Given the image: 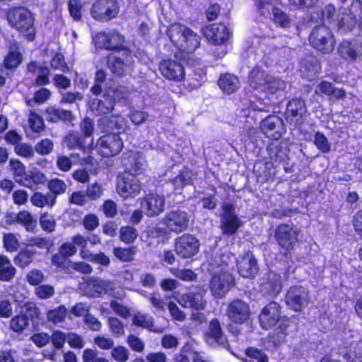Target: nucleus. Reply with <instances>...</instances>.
<instances>
[{"mask_svg": "<svg viewBox=\"0 0 362 362\" xmlns=\"http://www.w3.org/2000/svg\"><path fill=\"white\" fill-rule=\"evenodd\" d=\"M133 59L128 49L115 51L107 57V65L115 74L122 76L130 70Z\"/></svg>", "mask_w": 362, "mask_h": 362, "instance_id": "8", "label": "nucleus"}, {"mask_svg": "<svg viewBox=\"0 0 362 362\" xmlns=\"http://www.w3.org/2000/svg\"><path fill=\"white\" fill-rule=\"evenodd\" d=\"M256 4L262 15L270 16L272 11V20L276 24L283 28L289 26L290 18L288 15L281 9L276 8L272 0H256Z\"/></svg>", "mask_w": 362, "mask_h": 362, "instance_id": "13", "label": "nucleus"}, {"mask_svg": "<svg viewBox=\"0 0 362 362\" xmlns=\"http://www.w3.org/2000/svg\"><path fill=\"white\" fill-rule=\"evenodd\" d=\"M119 12L115 0H97L92 6V17L100 21H107L115 18Z\"/></svg>", "mask_w": 362, "mask_h": 362, "instance_id": "10", "label": "nucleus"}, {"mask_svg": "<svg viewBox=\"0 0 362 362\" xmlns=\"http://www.w3.org/2000/svg\"><path fill=\"white\" fill-rule=\"evenodd\" d=\"M286 86L287 84L284 81L271 76L265 87V91L263 92L272 95H277L276 98H278L284 95Z\"/></svg>", "mask_w": 362, "mask_h": 362, "instance_id": "39", "label": "nucleus"}, {"mask_svg": "<svg viewBox=\"0 0 362 362\" xmlns=\"http://www.w3.org/2000/svg\"><path fill=\"white\" fill-rule=\"evenodd\" d=\"M281 317L280 306L276 302L268 303L262 310L259 321L262 329H269L279 322Z\"/></svg>", "mask_w": 362, "mask_h": 362, "instance_id": "17", "label": "nucleus"}, {"mask_svg": "<svg viewBox=\"0 0 362 362\" xmlns=\"http://www.w3.org/2000/svg\"><path fill=\"white\" fill-rule=\"evenodd\" d=\"M9 25L18 31L25 34L26 39L33 41L35 37L33 13L25 8H14L7 13Z\"/></svg>", "mask_w": 362, "mask_h": 362, "instance_id": "3", "label": "nucleus"}, {"mask_svg": "<svg viewBox=\"0 0 362 362\" xmlns=\"http://www.w3.org/2000/svg\"><path fill=\"white\" fill-rule=\"evenodd\" d=\"M107 93H110V98L114 101L126 100L128 98L129 92L124 86H118L110 89Z\"/></svg>", "mask_w": 362, "mask_h": 362, "instance_id": "56", "label": "nucleus"}, {"mask_svg": "<svg viewBox=\"0 0 362 362\" xmlns=\"http://www.w3.org/2000/svg\"><path fill=\"white\" fill-rule=\"evenodd\" d=\"M21 62L22 56L18 51V48L16 46L11 47L4 60L5 68L15 69L21 64Z\"/></svg>", "mask_w": 362, "mask_h": 362, "instance_id": "40", "label": "nucleus"}, {"mask_svg": "<svg viewBox=\"0 0 362 362\" xmlns=\"http://www.w3.org/2000/svg\"><path fill=\"white\" fill-rule=\"evenodd\" d=\"M320 70V64L315 58H311L308 62L302 63L300 69L301 74L308 80H312L317 76Z\"/></svg>", "mask_w": 362, "mask_h": 362, "instance_id": "38", "label": "nucleus"}, {"mask_svg": "<svg viewBox=\"0 0 362 362\" xmlns=\"http://www.w3.org/2000/svg\"><path fill=\"white\" fill-rule=\"evenodd\" d=\"M315 92L319 96H327L329 100H343L346 95L343 89L334 88L327 81H322L317 85Z\"/></svg>", "mask_w": 362, "mask_h": 362, "instance_id": "29", "label": "nucleus"}, {"mask_svg": "<svg viewBox=\"0 0 362 362\" xmlns=\"http://www.w3.org/2000/svg\"><path fill=\"white\" fill-rule=\"evenodd\" d=\"M345 11L344 9L342 13L344 16L340 19L336 20L334 18L335 8L332 5H328L323 10L322 16L324 19L331 21L330 23L337 25L339 29L351 30L356 23V19L351 11L347 13Z\"/></svg>", "mask_w": 362, "mask_h": 362, "instance_id": "21", "label": "nucleus"}, {"mask_svg": "<svg viewBox=\"0 0 362 362\" xmlns=\"http://www.w3.org/2000/svg\"><path fill=\"white\" fill-rule=\"evenodd\" d=\"M260 127L264 134L273 140L279 139L284 132L283 120L276 115L266 117L262 121Z\"/></svg>", "mask_w": 362, "mask_h": 362, "instance_id": "20", "label": "nucleus"}, {"mask_svg": "<svg viewBox=\"0 0 362 362\" xmlns=\"http://www.w3.org/2000/svg\"><path fill=\"white\" fill-rule=\"evenodd\" d=\"M67 314V310L64 305H60L57 308L48 311L47 320L53 323H59L64 320Z\"/></svg>", "mask_w": 362, "mask_h": 362, "instance_id": "47", "label": "nucleus"}, {"mask_svg": "<svg viewBox=\"0 0 362 362\" xmlns=\"http://www.w3.org/2000/svg\"><path fill=\"white\" fill-rule=\"evenodd\" d=\"M16 182L21 185V181H24L28 172H25V167L18 160H11L9 163Z\"/></svg>", "mask_w": 362, "mask_h": 362, "instance_id": "44", "label": "nucleus"}, {"mask_svg": "<svg viewBox=\"0 0 362 362\" xmlns=\"http://www.w3.org/2000/svg\"><path fill=\"white\" fill-rule=\"evenodd\" d=\"M95 44L106 49L119 51L126 49L123 47L124 37L117 32L100 33L94 37Z\"/></svg>", "mask_w": 362, "mask_h": 362, "instance_id": "18", "label": "nucleus"}, {"mask_svg": "<svg viewBox=\"0 0 362 362\" xmlns=\"http://www.w3.org/2000/svg\"><path fill=\"white\" fill-rule=\"evenodd\" d=\"M189 221V214L182 210L170 211L165 214L163 219L166 229L177 233L185 230L188 226Z\"/></svg>", "mask_w": 362, "mask_h": 362, "instance_id": "12", "label": "nucleus"}, {"mask_svg": "<svg viewBox=\"0 0 362 362\" xmlns=\"http://www.w3.org/2000/svg\"><path fill=\"white\" fill-rule=\"evenodd\" d=\"M218 86L221 90L227 95L232 94L240 88V81L238 78L230 74L221 75L218 80Z\"/></svg>", "mask_w": 362, "mask_h": 362, "instance_id": "33", "label": "nucleus"}, {"mask_svg": "<svg viewBox=\"0 0 362 362\" xmlns=\"http://www.w3.org/2000/svg\"><path fill=\"white\" fill-rule=\"evenodd\" d=\"M338 50L341 57L345 59H362V43L358 40H344Z\"/></svg>", "mask_w": 362, "mask_h": 362, "instance_id": "27", "label": "nucleus"}, {"mask_svg": "<svg viewBox=\"0 0 362 362\" xmlns=\"http://www.w3.org/2000/svg\"><path fill=\"white\" fill-rule=\"evenodd\" d=\"M207 40L214 45H221L230 38L231 33L223 24L214 23L205 28L204 31Z\"/></svg>", "mask_w": 362, "mask_h": 362, "instance_id": "22", "label": "nucleus"}, {"mask_svg": "<svg viewBox=\"0 0 362 362\" xmlns=\"http://www.w3.org/2000/svg\"><path fill=\"white\" fill-rule=\"evenodd\" d=\"M110 329L112 334L119 337L124 334V329L122 323L116 317H110L108 320Z\"/></svg>", "mask_w": 362, "mask_h": 362, "instance_id": "57", "label": "nucleus"}, {"mask_svg": "<svg viewBox=\"0 0 362 362\" xmlns=\"http://www.w3.org/2000/svg\"><path fill=\"white\" fill-rule=\"evenodd\" d=\"M307 112L303 100L296 98L291 100L285 112L286 119L291 124L296 125L300 123Z\"/></svg>", "mask_w": 362, "mask_h": 362, "instance_id": "24", "label": "nucleus"}, {"mask_svg": "<svg viewBox=\"0 0 362 362\" xmlns=\"http://www.w3.org/2000/svg\"><path fill=\"white\" fill-rule=\"evenodd\" d=\"M21 235L11 233H4L3 243L4 247L7 252H13L17 251L20 245Z\"/></svg>", "mask_w": 362, "mask_h": 362, "instance_id": "42", "label": "nucleus"}, {"mask_svg": "<svg viewBox=\"0 0 362 362\" xmlns=\"http://www.w3.org/2000/svg\"><path fill=\"white\" fill-rule=\"evenodd\" d=\"M67 343L71 348L82 349L85 345L83 338L76 333H67Z\"/></svg>", "mask_w": 362, "mask_h": 362, "instance_id": "64", "label": "nucleus"}, {"mask_svg": "<svg viewBox=\"0 0 362 362\" xmlns=\"http://www.w3.org/2000/svg\"><path fill=\"white\" fill-rule=\"evenodd\" d=\"M28 124L34 132H40L44 128L43 119L33 110L28 115Z\"/></svg>", "mask_w": 362, "mask_h": 362, "instance_id": "52", "label": "nucleus"}, {"mask_svg": "<svg viewBox=\"0 0 362 362\" xmlns=\"http://www.w3.org/2000/svg\"><path fill=\"white\" fill-rule=\"evenodd\" d=\"M66 187L67 186L64 181L59 178L51 179L47 184V188L49 190V193L54 195L56 201L57 196L66 192Z\"/></svg>", "mask_w": 362, "mask_h": 362, "instance_id": "45", "label": "nucleus"}, {"mask_svg": "<svg viewBox=\"0 0 362 362\" xmlns=\"http://www.w3.org/2000/svg\"><path fill=\"white\" fill-rule=\"evenodd\" d=\"M234 257L230 254H216L209 263V271L211 273L210 290L212 295L221 298L234 284V278L231 274L230 264Z\"/></svg>", "mask_w": 362, "mask_h": 362, "instance_id": "1", "label": "nucleus"}, {"mask_svg": "<svg viewBox=\"0 0 362 362\" xmlns=\"http://www.w3.org/2000/svg\"><path fill=\"white\" fill-rule=\"evenodd\" d=\"M168 36L175 46L187 52L194 51L200 44V37L180 23L171 25L168 29Z\"/></svg>", "mask_w": 362, "mask_h": 362, "instance_id": "2", "label": "nucleus"}, {"mask_svg": "<svg viewBox=\"0 0 362 362\" xmlns=\"http://www.w3.org/2000/svg\"><path fill=\"white\" fill-rule=\"evenodd\" d=\"M47 176L38 170H33L28 172L24 181H21V185L32 190H36L39 185L47 182Z\"/></svg>", "mask_w": 362, "mask_h": 362, "instance_id": "32", "label": "nucleus"}, {"mask_svg": "<svg viewBox=\"0 0 362 362\" xmlns=\"http://www.w3.org/2000/svg\"><path fill=\"white\" fill-rule=\"evenodd\" d=\"M226 315L233 322L243 324L250 317V307L245 302L241 300H235L228 305Z\"/></svg>", "mask_w": 362, "mask_h": 362, "instance_id": "19", "label": "nucleus"}, {"mask_svg": "<svg viewBox=\"0 0 362 362\" xmlns=\"http://www.w3.org/2000/svg\"><path fill=\"white\" fill-rule=\"evenodd\" d=\"M30 202L33 206L39 208H43L45 206L52 208L56 204V200L52 194H49V192L43 194L37 192L30 197Z\"/></svg>", "mask_w": 362, "mask_h": 362, "instance_id": "37", "label": "nucleus"}, {"mask_svg": "<svg viewBox=\"0 0 362 362\" xmlns=\"http://www.w3.org/2000/svg\"><path fill=\"white\" fill-rule=\"evenodd\" d=\"M133 324L153 332H158L154 327L153 319L148 315L141 313H136L132 319Z\"/></svg>", "mask_w": 362, "mask_h": 362, "instance_id": "41", "label": "nucleus"}, {"mask_svg": "<svg viewBox=\"0 0 362 362\" xmlns=\"http://www.w3.org/2000/svg\"><path fill=\"white\" fill-rule=\"evenodd\" d=\"M311 45L320 52L329 53L334 47V40L329 29L325 25L316 26L310 36Z\"/></svg>", "mask_w": 362, "mask_h": 362, "instance_id": "6", "label": "nucleus"}, {"mask_svg": "<svg viewBox=\"0 0 362 362\" xmlns=\"http://www.w3.org/2000/svg\"><path fill=\"white\" fill-rule=\"evenodd\" d=\"M16 273L9 258L5 255H0V281H10Z\"/></svg>", "mask_w": 362, "mask_h": 362, "instance_id": "36", "label": "nucleus"}, {"mask_svg": "<svg viewBox=\"0 0 362 362\" xmlns=\"http://www.w3.org/2000/svg\"><path fill=\"white\" fill-rule=\"evenodd\" d=\"M161 74L173 81H181L184 77V68L180 62L173 59H164L159 65Z\"/></svg>", "mask_w": 362, "mask_h": 362, "instance_id": "23", "label": "nucleus"}, {"mask_svg": "<svg viewBox=\"0 0 362 362\" xmlns=\"http://www.w3.org/2000/svg\"><path fill=\"white\" fill-rule=\"evenodd\" d=\"M67 147L70 149L82 148L83 144L80 136L76 133H70L68 134L64 141Z\"/></svg>", "mask_w": 362, "mask_h": 362, "instance_id": "60", "label": "nucleus"}, {"mask_svg": "<svg viewBox=\"0 0 362 362\" xmlns=\"http://www.w3.org/2000/svg\"><path fill=\"white\" fill-rule=\"evenodd\" d=\"M136 252L134 247L122 248L115 247L113 250L115 256L122 262H131Z\"/></svg>", "mask_w": 362, "mask_h": 362, "instance_id": "49", "label": "nucleus"}, {"mask_svg": "<svg viewBox=\"0 0 362 362\" xmlns=\"http://www.w3.org/2000/svg\"><path fill=\"white\" fill-rule=\"evenodd\" d=\"M34 252L30 250H22L14 258V263L19 267L25 268L33 261Z\"/></svg>", "mask_w": 362, "mask_h": 362, "instance_id": "46", "label": "nucleus"}, {"mask_svg": "<svg viewBox=\"0 0 362 362\" xmlns=\"http://www.w3.org/2000/svg\"><path fill=\"white\" fill-rule=\"evenodd\" d=\"M81 289L84 294L88 297L98 298L103 294L111 296L114 298H121L124 296V292H115L113 284L111 281H104L98 278H91L81 285Z\"/></svg>", "mask_w": 362, "mask_h": 362, "instance_id": "4", "label": "nucleus"}, {"mask_svg": "<svg viewBox=\"0 0 362 362\" xmlns=\"http://www.w3.org/2000/svg\"><path fill=\"white\" fill-rule=\"evenodd\" d=\"M40 224L42 230L50 233L54 230L56 221L52 214L45 212L40 215Z\"/></svg>", "mask_w": 362, "mask_h": 362, "instance_id": "51", "label": "nucleus"}, {"mask_svg": "<svg viewBox=\"0 0 362 362\" xmlns=\"http://www.w3.org/2000/svg\"><path fill=\"white\" fill-rule=\"evenodd\" d=\"M165 197L158 194L150 193L140 199L141 208L147 216L159 215L164 210Z\"/></svg>", "mask_w": 362, "mask_h": 362, "instance_id": "16", "label": "nucleus"}, {"mask_svg": "<svg viewBox=\"0 0 362 362\" xmlns=\"http://www.w3.org/2000/svg\"><path fill=\"white\" fill-rule=\"evenodd\" d=\"M243 222L235 213L234 205L225 203L220 215V228L223 235H233L243 226Z\"/></svg>", "mask_w": 362, "mask_h": 362, "instance_id": "5", "label": "nucleus"}, {"mask_svg": "<svg viewBox=\"0 0 362 362\" xmlns=\"http://www.w3.org/2000/svg\"><path fill=\"white\" fill-rule=\"evenodd\" d=\"M78 156L74 153H71L69 157L59 155L57 156V166L60 170L67 172L71 169L72 163L76 161L75 159Z\"/></svg>", "mask_w": 362, "mask_h": 362, "instance_id": "48", "label": "nucleus"}, {"mask_svg": "<svg viewBox=\"0 0 362 362\" xmlns=\"http://www.w3.org/2000/svg\"><path fill=\"white\" fill-rule=\"evenodd\" d=\"M53 146L50 139H45L36 144L35 149L40 155H47L52 152Z\"/></svg>", "mask_w": 362, "mask_h": 362, "instance_id": "59", "label": "nucleus"}, {"mask_svg": "<svg viewBox=\"0 0 362 362\" xmlns=\"http://www.w3.org/2000/svg\"><path fill=\"white\" fill-rule=\"evenodd\" d=\"M16 222L23 226L27 231H34L37 221L26 211H20L16 216Z\"/></svg>", "mask_w": 362, "mask_h": 362, "instance_id": "43", "label": "nucleus"}, {"mask_svg": "<svg viewBox=\"0 0 362 362\" xmlns=\"http://www.w3.org/2000/svg\"><path fill=\"white\" fill-rule=\"evenodd\" d=\"M238 271L243 277L252 278L258 272L257 261L253 255L247 252L237 260Z\"/></svg>", "mask_w": 362, "mask_h": 362, "instance_id": "25", "label": "nucleus"}, {"mask_svg": "<svg viewBox=\"0 0 362 362\" xmlns=\"http://www.w3.org/2000/svg\"><path fill=\"white\" fill-rule=\"evenodd\" d=\"M129 352L124 346H119L112 350L111 356L117 362H126L129 358Z\"/></svg>", "mask_w": 362, "mask_h": 362, "instance_id": "58", "label": "nucleus"}, {"mask_svg": "<svg viewBox=\"0 0 362 362\" xmlns=\"http://www.w3.org/2000/svg\"><path fill=\"white\" fill-rule=\"evenodd\" d=\"M262 291L269 296H276L281 291V281L279 274L270 272L267 281L262 284Z\"/></svg>", "mask_w": 362, "mask_h": 362, "instance_id": "35", "label": "nucleus"}, {"mask_svg": "<svg viewBox=\"0 0 362 362\" xmlns=\"http://www.w3.org/2000/svg\"><path fill=\"white\" fill-rule=\"evenodd\" d=\"M81 4L78 0H70L69 1V13L75 21L81 19Z\"/></svg>", "mask_w": 362, "mask_h": 362, "instance_id": "63", "label": "nucleus"}, {"mask_svg": "<svg viewBox=\"0 0 362 362\" xmlns=\"http://www.w3.org/2000/svg\"><path fill=\"white\" fill-rule=\"evenodd\" d=\"M53 345L58 349L64 346V342L67 341V334L60 330L54 331L50 337Z\"/></svg>", "mask_w": 362, "mask_h": 362, "instance_id": "61", "label": "nucleus"}, {"mask_svg": "<svg viewBox=\"0 0 362 362\" xmlns=\"http://www.w3.org/2000/svg\"><path fill=\"white\" fill-rule=\"evenodd\" d=\"M120 239L125 243L134 242L138 236L137 230L132 226H124L119 230Z\"/></svg>", "mask_w": 362, "mask_h": 362, "instance_id": "50", "label": "nucleus"}, {"mask_svg": "<svg viewBox=\"0 0 362 362\" xmlns=\"http://www.w3.org/2000/svg\"><path fill=\"white\" fill-rule=\"evenodd\" d=\"M300 230L293 224H281L274 231V238L279 246L286 252L293 249L298 242Z\"/></svg>", "mask_w": 362, "mask_h": 362, "instance_id": "7", "label": "nucleus"}, {"mask_svg": "<svg viewBox=\"0 0 362 362\" xmlns=\"http://www.w3.org/2000/svg\"><path fill=\"white\" fill-rule=\"evenodd\" d=\"M50 96L51 92L48 89L41 88L35 92L33 100L28 99L26 100V103L28 106H33L34 103H44L49 98Z\"/></svg>", "mask_w": 362, "mask_h": 362, "instance_id": "53", "label": "nucleus"}, {"mask_svg": "<svg viewBox=\"0 0 362 362\" xmlns=\"http://www.w3.org/2000/svg\"><path fill=\"white\" fill-rule=\"evenodd\" d=\"M141 191V182L133 174H128L118 178L117 192L123 199H133L137 197Z\"/></svg>", "mask_w": 362, "mask_h": 362, "instance_id": "9", "label": "nucleus"}, {"mask_svg": "<svg viewBox=\"0 0 362 362\" xmlns=\"http://www.w3.org/2000/svg\"><path fill=\"white\" fill-rule=\"evenodd\" d=\"M247 355L250 359L247 360V362H254L252 360L257 361V362H268L267 356L260 350L255 348H250L247 350Z\"/></svg>", "mask_w": 362, "mask_h": 362, "instance_id": "62", "label": "nucleus"}, {"mask_svg": "<svg viewBox=\"0 0 362 362\" xmlns=\"http://www.w3.org/2000/svg\"><path fill=\"white\" fill-rule=\"evenodd\" d=\"M110 93H106L100 99H92L89 101L90 108L96 115L107 114L114 107V101L110 98Z\"/></svg>", "mask_w": 362, "mask_h": 362, "instance_id": "30", "label": "nucleus"}, {"mask_svg": "<svg viewBox=\"0 0 362 362\" xmlns=\"http://www.w3.org/2000/svg\"><path fill=\"white\" fill-rule=\"evenodd\" d=\"M314 144L316 147L322 153H328L330 151V144L327 137L320 132L315 133L314 136Z\"/></svg>", "mask_w": 362, "mask_h": 362, "instance_id": "55", "label": "nucleus"}, {"mask_svg": "<svg viewBox=\"0 0 362 362\" xmlns=\"http://www.w3.org/2000/svg\"><path fill=\"white\" fill-rule=\"evenodd\" d=\"M28 325V320L25 315H17L10 321V328L16 332H22Z\"/></svg>", "mask_w": 362, "mask_h": 362, "instance_id": "54", "label": "nucleus"}, {"mask_svg": "<svg viewBox=\"0 0 362 362\" xmlns=\"http://www.w3.org/2000/svg\"><path fill=\"white\" fill-rule=\"evenodd\" d=\"M271 76L259 66H255L250 73L248 83L252 89L263 92Z\"/></svg>", "mask_w": 362, "mask_h": 362, "instance_id": "28", "label": "nucleus"}, {"mask_svg": "<svg viewBox=\"0 0 362 362\" xmlns=\"http://www.w3.org/2000/svg\"><path fill=\"white\" fill-rule=\"evenodd\" d=\"M199 248V240L192 235L184 234L175 239V252L182 258L193 257L197 253Z\"/></svg>", "mask_w": 362, "mask_h": 362, "instance_id": "14", "label": "nucleus"}, {"mask_svg": "<svg viewBox=\"0 0 362 362\" xmlns=\"http://www.w3.org/2000/svg\"><path fill=\"white\" fill-rule=\"evenodd\" d=\"M308 291L302 286H292L287 291L285 301L294 311H300L308 304Z\"/></svg>", "mask_w": 362, "mask_h": 362, "instance_id": "15", "label": "nucleus"}, {"mask_svg": "<svg viewBox=\"0 0 362 362\" xmlns=\"http://www.w3.org/2000/svg\"><path fill=\"white\" fill-rule=\"evenodd\" d=\"M45 117L47 120L51 122H57L60 120L71 122L74 119L71 111L52 106L46 109Z\"/></svg>", "mask_w": 362, "mask_h": 362, "instance_id": "34", "label": "nucleus"}, {"mask_svg": "<svg viewBox=\"0 0 362 362\" xmlns=\"http://www.w3.org/2000/svg\"><path fill=\"white\" fill-rule=\"evenodd\" d=\"M177 302L185 308H191L195 310H203L205 307V301L203 295L199 293L189 292L183 294L177 299Z\"/></svg>", "mask_w": 362, "mask_h": 362, "instance_id": "31", "label": "nucleus"}, {"mask_svg": "<svg viewBox=\"0 0 362 362\" xmlns=\"http://www.w3.org/2000/svg\"><path fill=\"white\" fill-rule=\"evenodd\" d=\"M206 343L211 346L227 345V339L223 334L220 323L217 319L209 322V329L205 335Z\"/></svg>", "mask_w": 362, "mask_h": 362, "instance_id": "26", "label": "nucleus"}, {"mask_svg": "<svg viewBox=\"0 0 362 362\" xmlns=\"http://www.w3.org/2000/svg\"><path fill=\"white\" fill-rule=\"evenodd\" d=\"M96 147L101 156L110 157L120 152L123 143L119 134H107L98 140Z\"/></svg>", "mask_w": 362, "mask_h": 362, "instance_id": "11", "label": "nucleus"}]
</instances>
